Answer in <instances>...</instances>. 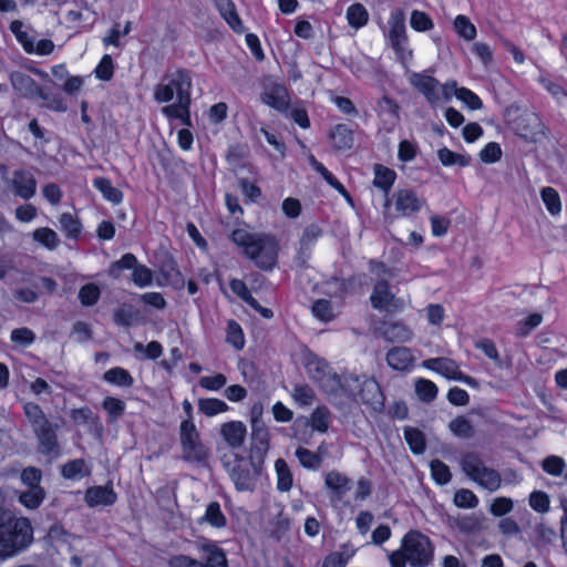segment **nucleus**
I'll return each instance as SVG.
<instances>
[{"mask_svg": "<svg viewBox=\"0 0 567 567\" xmlns=\"http://www.w3.org/2000/svg\"><path fill=\"white\" fill-rule=\"evenodd\" d=\"M33 540V528L25 517H16L0 508V560L12 558L25 550Z\"/></svg>", "mask_w": 567, "mask_h": 567, "instance_id": "obj_1", "label": "nucleus"}, {"mask_svg": "<svg viewBox=\"0 0 567 567\" xmlns=\"http://www.w3.org/2000/svg\"><path fill=\"white\" fill-rule=\"evenodd\" d=\"M230 239L243 248L244 254L259 268L269 270L276 265L279 247L275 236L236 229L231 233Z\"/></svg>", "mask_w": 567, "mask_h": 567, "instance_id": "obj_2", "label": "nucleus"}, {"mask_svg": "<svg viewBox=\"0 0 567 567\" xmlns=\"http://www.w3.org/2000/svg\"><path fill=\"white\" fill-rule=\"evenodd\" d=\"M432 557L430 539L419 532H410L404 536L401 548L393 551L389 559L392 567H405L406 563L412 567H424Z\"/></svg>", "mask_w": 567, "mask_h": 567, "instance_id": "obj_3", "label": "nucleus"}, {"mask_svg": "<svg viewBox=\"0 0 567 567\" xmlns=\"http://www.w3.org/2000/svg\"><path fill=\"white\" fill-rule=\"evenodd\" d=\"M223 464L228 472L231 482L239 492L252 491L259 476L264 462L249 455V458L238 454L225 455Z\"/></svg>", "mask_w": 567, "mask_h": 567, "instance_id": "obj_4", "label": "nucleus"}, {"mask_svg": "<svg viewBox=\"0 0 567 567\" xmlns=\"http://www.w3.org/2000/svg\"><path fill=\"white\" fill-rule=\"evenodd\" d=\"M504 117L511 128L527 142L536 143L545 136V127L539 116L530 111L522 110L518 105H509Z\"/></svg>", "mask_w": 567, "mask_h": 567, "instance_id": "obj_5", "label": "nucleus"}, {"mask_svg": "<svg viewBox=\"0 0 567 567\" xmlns=\"http://www.w3.org/2000/svg\"><path fill=\"white\" fill-rule=\"evenodd\" d=\"M460 465L464 474L482 488L488 492H496L502 486L501 474L496 470L488 467L478 453H463Z\"/></svg>", "mask_w": 567, "mask_h": 567, "instance_id": "obj_6", "label": "nucleus"}, {"mask_svg": "<svg viewBox=\"0 0 567 567\" xmlns=\"http://www.w3.org/2000/svg\"><path fill=\"white\" fill-rule=\"evenodd\" d=\"M305 368L310 379L331 398L336 399L343 390L340 377L332 371L328 362L313 353L305 358Z\"/></svg>", "mask_w": 567, "mask_h": 567, "instance_id": "obj_7", "label": "nucleus"}, {"mask_svg": "<svg viewBox=\"0 0 567 567\" xmlns=\"http://www.w3.org/2000/svg\"><path fill=\"white\" fill-rule=\"evenodd\" d=\"M182 458L189 463L205 465L209 450L203 444L199 432L192 420H184L179 425Z\"/></svg>", "mask_w": 567, "mask_h": 567, "instance_id": "obj_8", "label": "nucleus"}, {"mask_svg": "<svg viewBox=\"0 0 567 567\" xmlns=\"http://www.w3.org/2000/svg\"><path fill=\"white\" fill-rule=\"evenodd\" d=\"M354 389H359L358 395L364 404L371 406L374 411H381L383 409L384 396L380 385L374 379L360 381L358 377L349 378L343 383L341 393H344L348 398L355 399Z\"/></svg>", "mask_w": 567, "mask_h": 567, "instance_id": "obj_9", "label": "nucleus"}, {"mask_svg": "<svg viewBox=\"0 0 567 567\" xmlns=\"http://www.w3.org/2000/svg\"><path fill=\"white\" fill-rule=\"evenodd\" d=\"M423 367L433 370L450 380L462 381L473 388H478L480 383L474 378L461 372L458 364L449 358H434L423 361Z\"/></svg>", "mask_w": 567, "mask_h": 567, "instance_id": "obj_10", "label": "nucleus"}, {"mask_svg": "<svg viewBox=\"0 0 567 567\" xmlns=\"http://www.w3.org/2000/svg\"><path fill=\"white\" fill-rule=\"evenodd\" d=\"M8 188L18 197L28 200L37 193V179L27 169H17L11 177L2 175Z\"/></svg>", "mask_w": 567, "mask_h": 567, "instance_id": "obj_11", "label": "nucleus"}, {"mask_svg": "<svg viewBox=\"0 0 567 567\" xmlns=\"http://www.w3.org/2000/svg\"><path fill=\"white\" fill-rule=\"evenodd\" d=\"M177 100L176 104L167 105L163 107V113L168 117L179 118L184 124L189 125V104H190V89L192 82L186 80L177 83Z\"/></svg>", "mask_w": 567, "mask_h": 567, "instance_id": "obj_12", "label": "nucleus"}, {"mask_svg": "<svg viewBox=\"0 0 567 567\" xmlns=\"http://www.w3.org/2000/svg\"><path fill=\"white\" fill-rule=\"evenodd\" d=\"M370 300L373 308L381 311L394 312L403 308V301L395 298L384 279L374 285Z\"/></svg>", "mask_w": 567, "mask_h": 567, "instance_id": "obj_13", "label": "nucleus"}, {"mask_svg": "<svg viewBox=\"0 0 567 567\" xmlns=\"http://www.w3.org/2000/svg\"><path fill=\"white\" fill-rule=\"evenodd\" d=\"M58 425H53L49 420L42 422L33 429L38 439V451L45 455L59 454V443L55 434Z\"/></svg>", "mask_w": 567, "mask_h": 567, "instance_id": "obj_14", "label": "nucleus"}, {"mask_svg": "<svg viewBox=\"0 0 567 567\" xmlns=\"http://www.w3.org/2000/svg\"><path fill=\"white\" fill-rule=\"evenodd\" d=\"M265 91L261 93V101L278 110L285 111L289 104V95L286 87L271 78H267L264 82Z\"/></svg>", "mask_w": 567, "mask_h": 567, "instance_id": "obj_15", "label": "nucleus"}, {"mask_svg": "<svg viewBox=\"0 0 567 567\" xmlns=\"http://www.w3.org/2000/svg\"><path fill=\"white\" fill-rule=\"evenodd\" d=\"M410 84L424 95L430 104H436L441 101L440 82L424 73H412L409 78Z\"/></svg>", "mask_w": 567, "mask_h": 567, "instance_id": "obj_16", "label": "nucleus"}, {"mask_svg": "<svg viewBox=\"0 0 567 567\" xmlns=\"http://www.w3.org/2000/svg\"><path fill=\"white\" fill-rule=\"evenodd\" d=\"M350 484L351 480L338 471H330L324 475V485L330 491V502L333 506H337L350 491Z\"/></svg>", "mask_w": 567, "mask_h": 567, "instance_id": "obj_17", "label": "nucleus"}, {"mask_svg": "<svg viewBox=\"0 0 567 567\" xmlns=\"http://www.w3.org/2000/svg\"><path fill=\"white\" fill-rule=\"evenodd\" d=\"M393 198L396 212L403 217H410L420 212L425 204V200L411 189H400Z\"/></svg>", "mask_w": 567, "mask_h": 567, "instance_id": "obj_18", "label": "nucleus"}, {"mask_svg": "<svg viewBox=\"0 0 567 567\" xmlns=\"http://www.w3.org/2000/svg\"><path fill=\"white\" fill-rule=\"evenodd\" d=\"M10 81L13 89L25 97H40L48 100V93H45L35 81L23 72H12L10 74Z\"/></svg>", "mask_w": 567, "mask_h": 567, "instance_id": "obj_19", "label": "nucleus"}, {"mask_svg": "<svg viewBox=\"0 0 567 567\" xmlns=\"http://www.w3.org/2000/svg\"><path fill=\"white\" fill-rule=\"evenodd\" d=\"M251 430L250 456L260 458L264 462L265 455L269 449V433L265 425L257 419L252 420Z\"/></svg>", "mask_w": 567, "mask_h": 567, "instance_id": "obj_20", "label": "nucleus"}, {"mask_svg": "<svg viewBox=\"0 0 567 567\" xmlns=\"http://www.w3.org/2000/svg\"><path fill=\"white\" fill-rule=\"evenodd\" d=\"M167 83H159L154 89V97L157 102L164 103L169 102L174 97L173 86H177V83L182 80H186V82H192L189 74L184 70H178L171 75L166 76Z\"/></svg>", "mask_w": 567, "mask_h": 567, "instance_id": "obj_21", "label": "nucleus"}, {"mask_svg": "<svg viewBox=\"0 0 567 567\" xmlns=\"http://www.w3.org/2000/svg\"><path fill=\"white\" fill-rule=\"evenodd\" d=\"M379 331L390 342H408L413 337L412 329L402 321L383 322Z\"/></svg>", "mask_w": 567, "mask_h": 567, "instance_id": "obj_22", "label": "nucleus"}, {"mask_svg": "<svg viewBox=\"0 0 567 567\" xmlns=\"http://www.w3.org/2000/svg\"><path fill=\"white\" fill-rule=\"evenodd\" d=\"M390 41L396 52L402 51V44L406 40L405 17L402 10H396L390 19Z\"/></svg>", "mask_w": 567, "mask_h": 567, "instance_id": "obj_23", "label": "nucleus"}, {"mask_svg": "<svg viewBox=\"0 0 567 567\" xmlns=\"http://www.w3.org/2000/svg\"><path fill=\"white\" fill-rule=\"evenodd\" d=\"M116 493L110 486H93L85 492V502L90 507L112 505Z\"/></svg>", "mask_w": 567, "mask_h": 567, "instance_id": "obj_24", "label": "nucleus"}, {"mask_svg": "<svg viewBox=\"0 0 567 567\" xmlns=\"http://www.w3.org/2000/svg\"><path fill=\"white\" fill-rule=\"evenodd\" d=\"M246 425L239 421L224 423L220 427V434L225 442L233 449L240 447L246 437Z\"/></svg>", "mask_w": 567, "mask_h": 567, "instance_id": "obj_25", "label": "nucleus"}, {"mask_svg": "<svg viewBox=\"0 0 567 567\" xmlns=\"http://www.w3.org/2000/svg\"><path fill=\"white\" fill-rule=\"evenodd\" d=\"M386 362L392 369L404 371L412 367L414 358L409 348L394 347L386 353Z\"/></svg>", "mask_w": 567, "mask_h": 567, "instance_id": "obj_26", "label": "nucleus"}, {"mask_svg": "<svg viewBox=\"0 0 567 567\" xmlns=\"http://www.w3.org/2000/svg\"><path fill=\"white\" fill-rule=\"evenodd\" d=\"M198 548L206 554L205 561H200V567H227L225 554L214 543L202 542L198 544Z\"/></svg>", "mask_w": 567, "mask_h": 567, "instance_id": "obj_27", "label": "nucleus"}, {"mask_svg": "<svg viewBox=\"0 0 567 567\" xmlns=\"http://www.w3.org/2000/svg\"><path fill=\"white\" fill-rule=\"evenodd\" d=\"M336 150H349L353 145L352 131L343 124H338L330 133Z\"/></svg>", "mask_w": 567, "mask_h": 567, "instance_id": "obj_28", "label": "nucleus"}, {"mask_svg": "<svg viewBox=\"0 0 567 567\" xmlns=\"http://www.w3.org/2000/svg\"><path fill=\"white\" fill-rule=\"evenodd\" d=\"M216 7L223 18L235 31H243V25L239 17L235 11V6L231 0H215Z\"/></svg>", "mask_w": 567, "mask_h": 567, "instance_id": "obj_29", "label": "nucleus"}, {"mask_svg": "<svg viewBox=\"0 0 567 567\" xmlns=\"http://www.w3.org/2000/svg\"><path fill=\"white\" fill-rule=\"evenodd\" d=\"M34 241L39 243L49 250H55L60 246V238L58 234L48 227H41L32 233Z\"/></svg>", "mask_w": 567, "mask_h": 567, "instance_id": "obj_30", "label": "nucleus"}, {"mask_svg": "<svg viewBox=\"0 0 567 567\" xmlns=\"http://www.w3.org/2000/svg\"><path fill=\"white\" fill-rule=\"evenodd\" d=\"M275 470L277 474V487L281 492H288L292 487V473L282 458H278L275 463Z\"/></svg>", "mask_w": 567, "mask_h": 567, "instance_id": "obj_31", "label": "nucleus"}, {"mask_svg": "<svg viewBox=\"0 0 567 567\" xmlns=\"http://www.w3.org/2000/svg\"><path fill=\"white\" fill-rule=\"evenodd\" d=\"M44 498V488H27L19 495V502L29 509L38 508Z\"/></svg>", "mask_w": 567, "mask_h": 567, "instance_id": "obj_32", "label": "nucleus"}, {"mask_svg": "<svg viewBox=\"0 0 567 567\" xmlns=\"http://www.w3.org/2000/svg\"><path fill=\"white\" fill-rule=\"evenodd\" d=\"M540 197L550 215L557 216L561 212V202L558 192L553 187H544Z\"/></svg>", "mask_w": 567, "mask_h": 567, "instance_id": "obj_33", "label": "nucleus"}, {"mask_svg": "<svg viewBox=\"0 0 567 567\" xmlns=\"http://www.w3.org/2000/svg\"><path fill=\"white\" fill-rule=\"evenodd\" d=\"M453 27L455 32L466 41H472L476 38V28L466 16L458 14L454 19Z\"/></svg>", "mask_w": 567, "mask_h": 567, "instance_id": "obj_34", "label": "nucleus"}, {"mask_svg": "<svg viewBox=\"0 0 567 567\" xmlns=\"http://www.w3.org/2000/svg\"><path fill=\"white\" fill-rule=\"evenodd\" d=\"M200 522H206L215 528H221L226 525V516L223 514L220 505L212 502L206 508V513Z\"/></svg>", "mask_w": 567, "mask_h": 567, "instance_id": "obj_35", "label": "nucleus"}, {"mask_svg": "<svg viewBox=\"0 0 567 567\" xmlns=\"http://www.w3.org/2000/svg\"><path fill=\"white\" fill-rule=\"evenodd\" d=\"M94 186L103 194L105 199L112 202L113 204H118L122 202V192L113 187L109 179L104 177H97L94 179Z\"/></svg>", "mask_w": 567, "mask_h": 567, "instance_id": "obj_36", "label": "nucleus"}, {"mask_svg": "<svg viewBox=\"0 0 567 567\" xmlns=\"http://www.w3.org/2000/svg\"><path fill=\"white\" fill-rule=\"evenodd\" d=\"M347 19L352 28L359 29L368 23L369 14L361 3H354L348 8Z\"/></svg>", "mask_w": 567, "mask_h": 567, "instance_id": "obj_37", "label": "nucleus"}, {"mask_svg": "<svg viewBox=\"0 0 567 567\" xmlns=\"http://www.w3.org/2000/svg\"><path fill=\"white\" fill-rule=\"evenodd\" d=\"M308 423L316 431L321 433L327 432L330 424L329 410L326 406H318L310 415Z\"/></svg>", "mask_w": 567, "mask_h": 567, "instance_id": "obj_38", "label": "nucleus"}, {"mask_svg": "<svg viewBox=\"0 0 567 567\" xmlns=\"http://www.w3.org/2000/svg\"><path fill=\"white\" fill-rule=\"evenodd\" d=\"M450 430L454 435L462 439H471L474 436L475 431L471 421L464 416H457L449 424Z\"/></svg>", "mask_w": 567, "mask_h": 567, "instance_id": "obj_39", "label": "nucleus"}, {"mask_svg": "<svg viewBox=\"0 0 567 567\" xmlns=\"http://www.w3.org/2000/svg\"><path fill=\"white\" fill-rule=\"evenodd\" d=\"M415 393L422 402L430 403L437 395V386L430 380L419 379L415 382Z\"/></svg>", "mask_w": 567, "mask_h": 567, "instance_id": "obj_40", "label": "nucleus"}, {"mask_svg": "<svg viewBox=\"0 0 567 567\" xmlns=\"http://www.w3.org/2000/svg\"><path fill=\"white\" fill-rule=\"evenodd\" d=\"M395 179V173L382 165H375L374 168V185L384 192H388Z\"/></svg>", "mask_w": 567, "mask_h": 567, "instance_id": "obj_41", "label": "nucleus"}, {"mask_svg": "<svg viewBox=\"0 0 567 567\" xmlns=\"http://www.w3.org/2000/svg\"><path fill=\"white\" fill-rule=\"evenodd\" d=\"M198 410L207 416H214L228 410V405L219 399H200Z\"/></svg>", "mask_w": 567, "mask_h": 567, "instance_id": "obj_42", "label": "nucleus"}, {"mask_svg": "<svg viewBox=\"0 0 567 567\" xmlns=\"http://www.w3.org/2000/svg\"><path fill=\"white\" fill-rule=\"evenodd\" d=\"M404 436L413 453L421 454L424 452L425 440L421 431L414 427H406Z\"/></svg>", "mask_w": 567, "mask_h": 567, "instance_id": "obj_43", "label": "nucleus"}, {"mask_svg": "<svg viewBox=\"0 0 567 567\" xmlns=\"http://www.w3.org/2000/svg\"><path fill=\"white\" fill-rule=\"evenodd\" d=\"M292 398L298 404L309 406L313 403L316 393L308 384H297L293 386Z\"/></svg>", "mask_w": 567, "mask_h": 567, "instance_id": "obj_44", "label": "nucleus"}, {"mask_svg": "<svg viewBox=\"0 0 567 567\" xmlns=\"http://www.w3.org/2000/svg\"><path fill=\"white\" fill-rule=\"evenodd\" d=\"M104 380L120 386H131L133 378L122 368H113L104 373Z\"/></svg>", "mask_w": 567, "mask_h": 567, "instance_id": "obj_45", "label": "nucleus"}, {"mask_svg": "<svg viewBox=\"0 0 567 567\" xmlns=\"http://www.w3.org/2000/svg\"><path fill=\"white\" fill-rule=\"evenodd\" d=\"M102 406L107 412L110 422H115L124 414L125 411V403L113 396H106Z\"/></svg>", "mask_w": 567, "mask_h": 567, "instance_id": "obj_46", "label": "nucleus"}, {"mask_svg": "<svg viewBox=\"0 0 567 567\" xmlns=\"http://www.w3.org/2000/svg\"><path fill=\"white\" fill-rule=\"evenodd\" d=\"M90 471L83 460H74L62 467V475L65 478H76L89 475Z\"/></svg>", "mask_w": 567, "mask_h": 567, "instance_id": "obj_47", "label": "nucleus"}, {"mask_svg": "<svg viewBox=\"0 0 567 567\" xmlns=\"http://www.w3.org/2000/svg\"><path fill=\"white\" fill-rule=\"evenodd\" d=\"M296 456L300 464L309 470L318 468L322 462L321 457L317 453L305 447H298L296 450Z\"/></svg>", "mask_w": 567, "mask_h": 567, "instance_id": "obj_48", "label": "nucleus"}, {"mask_svg": "<svg viewBox=\"0 0 567 567\" xmlns=\"http://www.w3.org/2000/svg\"><path fill=\"white\" fill-rule=\"evenodd\" d=\"M20 478L27 488H42L40 485L42 472L38 467L29 466L23 468Z\"/></svg>", "mask_w": 567, "mask_h": 567, "instance_id": "obj_49", "label": "nucleus"}, {"mask_svg": "<svg viewBox=\"0 0 567 567\" xmlns=\"http://www.w3.org/2000/svg\"><path fill=\"white\" fill-rule=\"evenodd\" d=\"M437 156H439L441 163L445 166L458 165V166L463 167L470 163L468 157H466L462 154L454 153L446 147L441 148L437 152Z\"/></svg>", "mask_w": 567, "mask_h": 567, "instance_id": "obj_50", "label": "nucleus"}, {"mask_svg": "<svg viewBox=\"0 0 567 567\" xmlns=\"http://www.w3.org/2000/svg\"><path fill=\"white\" fill-rule=\"evenodd\" d=\"M60 224L68 237L76 238L81 233V223L69 213L60 216Z\"/></svg>", "mask_w": 567, "mask_h": 567, "instance_id": "obj_51", "label": "nucleus"}, {"mask_svg": "<svg viewBox=\"0 0 567 567\" xmlns=\"http://www.w3.org/2000/svg\"><path fill=\"white\" fill-rule=\"evenodd\" d=\"M432 476L436 483L444 485L451 481V472L446 464L440 460H433L431 462Z\"/></svg>", "mask_w": 567, "mask_h": 567, "instance_id": "obj_52", "label": "nucleus"}, {"mask_svg": "<svg viewBox=\"0 0 567 567\" xmlns=\"http://www.w3.org/2000/svg\"><path fill=\"white\" fill-rule=\"evenodd\" d=\"M549 496L545 492L535 491L529 495V505L538 513H547L549 511Z\"/></svg>", "mask_w": 567, "mask_h": 567, "instance_id": "obj_53", "label": "nucleus"}, {"mask_svg": "<svg viewBox=\"0 0 567 567\" xmlns=\"http://www.w3.org/2000/svg\"><path fill=\"white\" fill-rule=\"evenodd\" d=\"M132 281L138 287L150 286L153 281V271L138 264L132 272Z\"/></svg>", "mask_w": 567, "mask_h": 567, "instance_id": "obj_54", "label": "nucleus"}, {"mask_svg": "<svg viewBox=\"0 0 567 567\" xmlns=\"http://www.w3.org/2000/svg\"><path fill=\"white\" fill-rule=\"evenodd\" d=\"M542 468L549 475L559 476L564 472L565 462L559 456L550 455L543 460Z\"/></svg>", "mask_w": 567, "mask_h": 567, "instance_id": "obj_55", "label": "nucleus"}, {"mask_svg": "<svg viewBox=\"0 0 567 567\" xmlns=\"http://www.w3.org/2000/svg\"><path fill=\"white\" fill-rule=\"evenodd\" d=\"M410 23L411 27L416 31H427L433 29V21L429 14L423 11H412Z\"/></svg>", "mask_w": 567, "mask_h": 567, "instance_id": "obj_56", "label": "nucleus"}, {"mask_svg": "<svg viewBox=\"0 0 567 567\" xmlns=\"http://www.w3.org/2000/svg\"><path fill=\"white\" fill-rule=\"evenodd\" d=\"M227 341L237 350L244 348L245 339L240 326L235 321H229L227 327Z\"/></svg>", "mask_w": 567, "mask_h": 567, "instance_id": "obj_57", "label": "nucleus"}, {"mask_svg": "<svg viewBox=\"0 0 567 567\" xmlns=\"http://www.w3.org/2000/svg\"><path fill=\"white\" fill-rule=\"evenodd\" d=\"M138 265L136 257L133 254H125L120 260L112 264L110 275L117 278L118 271L122 269H132Z\"/></svg>", "mask_w": 567, "mask_h": 567, "instance_id": "obj_58", "label": "nucleus"}, {"mask_svg": "<svg viewBox=\"0 0 567 567\" xmlns=\"http://www.w3.org/2000/svg\"><path fill=\"white\" fill-rule=\"evenodd\" d=\"M100 289L94 284L83 286L79 291V299L84 306H93L97 302Z\"/></svg>", "mask_w": 567, "mask_h": 567, "instance_id": "obj_59", "label": "nucleus"}, {"mask_svg": "<svg viewBox=\"0 0 567 567\" xmlns=\"http://www.w3.org/2000/svg\"><path fill=\"white\" fill-rule=\"evenodd\" d=\"M454 503L458 507L474 508L478 504V499L472 491L460 489L454 495Z\"/></svg>", "mask_w": 567, "mask_h": 567, "instance_id": "obj_60", "label": "nucleus"}, {"mask_svg": "<svg viewBox=\"0 0 567 567\" xmlns=\"http://www.w3.org/2000/svg\"><path fill=\"white\" fill-rule=\"evenodd\" d=\"M312 312L318 319L322 321H330L334 318L330 301L324 299L317 300L313 303Z\"/></svg>", "mask_w": 567, "mask_h": 567, "instance_id": "obj_61", "label": "nucleus"}, {"mask_svg": "<svg viewBox=\"0 0 567 567\" xmlns=\"http://www.w3.org/2000/svg\"><path fill=\"white\" fill-rule=\"evenodd\" d=\"M35 340V334L29 328H18L11 332V341L20 346H30Z\"/></svg>", "mask_w": 567, "mask_h": 567, "instance_id": "obj_62", "label": "nucleus"}, {"mask_svg": "<svg viewBox=\"0 0 567 567\" xmlns=\"http://www.w3.org/2000/svg\"><path fill=\"white\" fill-rule=\"evenodd\" d=\"M543 320L540 313H532L523 321L518 323L517 334L525 337L527 336L534 328L538 327Z\"/></svg>", "mask_w": 567, "mask_h": 567, "instance_id": "obj_63", "label": "nucleus"}, {"mask_svg": "<svg viewBox=\"0 0 567 567\" xmlns=\"http://www.w3.org/2000/svg\"><path fill=\"white\" fill-rule=\"evenodd\" d=\"M135 312L132 306L123 305L114 313V321L120 326L128 327L132 324Z\"/></svg>", "mask_w": 567, "mask_h": 567, "instance_id": "obj_64", "label": "nucleus"}]
</instances>
